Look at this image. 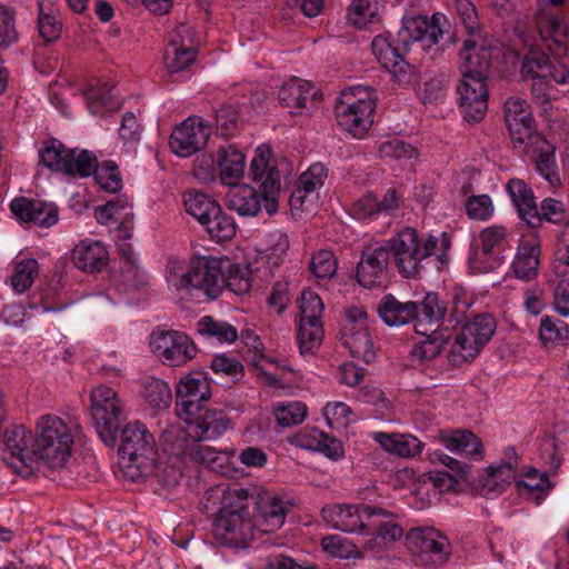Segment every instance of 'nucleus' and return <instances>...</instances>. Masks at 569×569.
Masks as SVG:
<instances>
[{
  "instance_id": "obj_1",
  "label": "nucleus",
  "mask_w": 569,
  "mask_h": 569,
  "mask_svg": "<svg viewBox=\"0 0 569 569\" xmlns=\"http://www.w3.org/2000/svg\"><path fill=\"white\" fill-rule=\"evenodd\" d=\"M496 50L488 34L465 38L459 50L461 82L457 87L459 107L467 121H480L488 108L487 79Z\"/></svg>"
},
{
  "instance_id": "obj_2",
  "label": "nucleus",
  "mask_w": 569,
  "mask_h": 569,
  "mask_svg": "<svg viewBox=\"0 0 569 569\" xmlns=\"http://www.w3.org/2000/svg\"><path fill=\"white\" fill-rule=\"evenodd\" d=\"M252 496L246 488L217 485L206 492L207 508L217 507L212 533L221 545L247 548L259 532L244 501Z\"/></svg>"
},
{
  "instance_id": "obj_3",
  "label": "nucleus",
  "mask_w": 569,
  "mask_h": 569,
  "mask_svg": "<svg viewBox=\"0 0 569 569\" xmlns=\"http://www.w3.org/2000/svg\"><path fill=\"white\" fill-rule=\"evenodd\" d=\"M270 149L261 146L256 150L249 167L254 186L234 184L226 196L228 209L241 217H256L263 207L268 214L278 211L281 181L279 170L269 161Z\"/></svg>"
},
{
  "instance_id": "obj_4",
  "label": "nucleus",
  "mask_w": 569,
  "mask_h": 569,
  "mask_svg": "<svg viewBox=\"0 0 569 569\" xmlns=\"http://www.w3.org/2000/svg\"><path fill=\"white\" fill-rule=\"evenodd\" d=\"M535 28L543 47L551 57L540 51H530L523 59V70L536 72L548 69L558 84H569L568 26L559 8L539 6L535 14Z\"/></svg>"
},
{
  "instance_id": "obj_5",
  "label": "nucleus",
  "mask_w": 569,
  "mask_h": 569,
  "mask_svg": "<svg viewBox=\"0 0 569 569\" xmlns=\"http://www.w3.org/2000/svg\"><path fill=\"white\" fill-rule=\"evenodd\" d=\"M387 244L399 273L405 278L415 279L425 270L431 257L439 258L445 254L450 241L446 232L438 238L430 233L421 234L417 229L406 227L393 234Z\"/></svg>"
},
{
  "instance_id": "obj_6",
  "label": "nucleus",
  "mask_w": 569,
  "mask_h": 569,
  "mask_svg": "<svg viewBox=\"0 0 569 569\" xmlns=\"http://www.w3.org/2000/svg\"><path fill=\"white\" fill-rule=\"evenodd\" d=\"M469 307L467 300H457L450 313L451 320L457 325L462 323L449 351V361L456 366L475 359L496 330V320L491 315L470 317L467 315Z\"/></svg>"
},
{
  "instance_id": "obj_7",
  "label": "nucleus",
  "mask_w": 569,
  "mask_h": 569,
  "mask_svg": "<svg viewBox=\"0 0 569 569\" xmlns=\"http://www.w3.org/2000/svg\"><path fill=\"white\" fill-rule=\"evenodd\" d=\"M79 427L70 419L43 415L36 423V451L38 460L48 468L59 470L69 461Z\"/></svg>"
},
{
  "instance_id": "obj_8",
  "label": "nucleus",
  "mask_w": 569,
  "mask_h": 569,
  "mask_svg": "<svg viewBox=\"0 0 569 569\" xmlns=\"http://www.w3.org/2000/svg\"><path fill=\"white\" fill-rule=\"evenodd\" d=\"M376 100V91L370 87L343 90L335 107L338 124L353 137L362 138L373 123Z\"/></svg>"
},
{
  "instance_id": "obj_9",
  "label": "nucleus",
  "mask_w": 569,
  "mask_h": 569,
  "mask_svg": "<svg viewBox=\"0 0 569 569\" xmlns=\"http://www.w3.org/2000/svg\"><path fill=\"white\" fill-rule=\"evenodd\" d=\"M91 417L101 441L112 447L120 425L127 418L123 402L112 388L99 386L91 391Z\"/></svg>"
},
{
  "instance_id": "obj_10",
  "label": "nucleus",
  "mask_w": 569,
  "mask_h": 569,
  "mask_svg": "<svg viewBox=\"0 0 569 569\" xmlns=\"http://www.w3.org/2000/svg\"><path fill=\"white\" fill-rule=\"evenodd\" d=\"M341 339L351 356L365 363L376 358V346L368 330L367 312L362 307L351 306L345 311Z\"/></svg>"
},
{
  "instance_id": "obj_11",
  "label": "nucleus",
  "mask_w": 569,
  "mask_h": 569,
  "mask_svg": "<svg viewBox=\"0 0 569 569\" xmlns=\"http://www.w3.org/2000/svg\"><path fill=\"white\" fill-rule=\"evenodd\" d=\"M154 447V437L143 423L133 421L123 428L119 455L124 467L138 470L147 468L153 460Z\"/></svg>"
},
{
  "instance_id": "obj_12",
  "label": "nucleus",
  "mask_w": 569,
  "mask_h": 569,
  "mask_svg": "<svg viewBox=\"0 0 569 569\" xmlns=\"http://www.w3.org/2000/svg\"><path fill=\"white\" fill-rule=\"evenodd\" d=\"M4 460L18 475L29 476L38 462L36 433L22 425L7 429L2 436Z\"/></svg>"
},
{
  "instance_id": "obj_13",
  "label": "nucleus",
  "mask_w": 569,
  "mask_h": 569,
  "mask_svg": "<svg viewBox=\"0 0 569 569\" xmlns=\"http://www.w3.org/2000/svg\"><path fill=\"white\" fill-rule=\"evenodd\" d=\"M300 326L297 335L301 355L312 353L323 339V302L313 291H303L300 298Z\"/></svg>"
},
{
  "instance_id": "obj_14",
  "label": "nucleus",
  "mask_w": 569,
  "mask_h": 569,
  "mask_svg": "<svg viewBox=\"0 0 569 569\" xmlns=\"http://www.w3.org/2000/svg\"><path fill=\"white\" fill-rule=\"evenodd\" d=\"M150 347L162 363L180 367L197 355L194 342L182 331L154 330L150 336Z\"/></svg>"
},
{
  "instance_id": "obj_15",
  "label": "nucleus",
  "mask_w": 569,
  "mask_h": 569,
  "mask_svg": "<svg viewBox=\"0 0 569 569\" xmlns=\"http://www.w3.org/2000/svg\"><path fill=\"white\" fill-rule=\"evenodd\" d=\"M188 292L198 297L217 299L224 290V271L222 262L216 258L201 257L193 260L188 268Z\"/></svg>"
},
{
  "instance_id": "obj_16",
  "label": "nucleus",
  "mask_w": 569,
  "mask_h": 569,
  "mask_svg": "<svg viewBox=\"0 0 569 569\" xmlns=\"http://www.w3.org/2000/svg\"><path fill=\"white\" fill-rule=\"evenodd\" d=\"M445 23L446 17L439 13H435L430 20L421 14L403 16L398 41L406 48L416 42H422L423 48H429L437 44L442 37Z\"/></svg>"
},
{
  "instance_id": "obj_17",
  "label": "nucleus",
  "mask_w": 569,
  "mask_h": 569,
  "mask_svg": "<svg viewBox=\"0 0 569 569\" xmlns=\"http://www.w3.org/2000/svg\"><path fill=\"white\" fill-rule=\"evenodd\" d=\"M503 110L505 122L515 147L523 148L533 141V137H542L535 130V119L526 100L510 97L505 102Z\"/></svg>"
},
{
  "instance_id": "obj_18",
  "label": "nucleus",
  "mask_w": 569,
  "mask_h": 569,
  "mask_svg": "<svg viewBox=\"0 0 569 569\" xmlns=\"http://www.w3.org/2000/svg\"><path fill=\"white\" fill-rule=\"evenodd\" d=\"M210 137V128L199 117H189L171 133L169 146L179 157H190L203 148Z\"/></svg>"
},
{
  "instance_id": "obj_19",
  "label": "nucleus",
  "mask_w": 569,
  "mask_h": 569,
  "mask_svg": "<svg viewBox=\"0 0 569 569\" xmlns=\"http://www.w3.org/2000/svg\"><path fill=\"white\" fill-rule=\"evenodd\" d=\"M211 397L210 383L202 373H191L177 387L176 412L182 419L190 417Z\"/></svg>"
},
{
  "instance_id": "obj_20",
  "label": "nucleus",
  "mask_w": 569,
  "mask_h": 569,
  "mask_svg": "<svg viewBox=\"0 0 569 569\" xmlns=\"http://www.w3.org/2000/svg\"><path fill=\"white\" fill-rule=\"evenodd\" d=\"M408 549L416 556H430L435 562H443L450 555V543L433 528H413L406 536Z\"/></svg>"
},
{
  "instance_id": "obj_21",
  "label": "nucleus",
  "mask_w": 569,
  "mask_h": 569,
  "mask_svg": "<svg viewBox=\"0 0 569 569\" xmlns=\"http://www.w3.org/2000/svg\"><path fill=\"white\" fill-rule=\"evenodd\" d=\"M182 420L188 425L189 440H212L221 437L229 427L224 411L201 407Z\"/></svg>"
},
{
  "instance_id": "obj_22",
  "label": "nucleus",
  "mask_w": 569,
  "mask_h": 569,
  "mask_svg": "<svg viewBox=\"0 0 569 569\" xmlns=\"http://www.w3.org/2000/svg\"><path fill=\"white\" fill-rule=\"evenodd\" d=\"M390 252L386 246H370L357 264V281L365 288L381 286L388 270Z\"/></svg>"
},
{
  "instance_id": "obj_23",
  "label": "nucleus",
  "mask_w": 569,
  "mask_h": 569,
  "mask_svg": "<svg viewBox=\"0 0 569 569\" xmlns=\"http://www.w3.org/2000/svg\"><path fill=\"white\" fill-rule=\"evenodd\" d=\"M521 149L531 157L537 172L550 187L557 188L562 184L556 162L555 147L543 136L533 137V141Z\"/></svg>"
},
{
  "instance_id": "obj_24",
  "label": "nucleus",
  "mask_w": 569,
  "mask_h": 569,
  "mask_svg": "<svg viewBox=\"0 0 569 569\" xmlns=\"http://www.w3.org/2000/svg\"><path fill=\"white\" fill-rule=\"evenodd\" d=\"M12 213L22 222H33L39 227L49 228L59 219L58 208L53 203L31 200L24 197L16 198L10 204Z\"/></svg>"
},
{
  "instance_id": "obj_25",
  "label": "nucleus",
  "mask_w": 569,
  "mask_h": 569,
  "mask_svg": "<svg viewBox=\"0 0 569 569\" xmlns=\"http://www.w3.org/2000/svg\"><path fill=\"white\" fill-rule=\"evenodd\" d=\"M517 455L513 448H508L506 460L498 466H490L487 473L478 479V490L481 495L501 493L506 486L516 479Z\"/></svg>"
},
{
  "instance_id": "obj_26",
  "label": "nucleus",
  "mask_w": 569,
  "mask_h": 569,
  "mask_svg": "<svg viewBox=\"0 0 569 569\" xmlns=\"http://www.w3.org/2000/svg\"><path fill=\"white\" fill-rule=\"evenodd\" d=\"M506 190L519 217L530 227L540 226L539 210L531 187L522 179H510Z\"/></svg>"
},
{
  "instance_id": "obj_27",
  "label": "nucleus",
  "mask_w": 569,
  "mask_h": 569,
  "mask_svg": "<svg viewBox=\"0 0 569 569\" xmlns=\"http://www.w3.org/2000/svg\"><path fill=\"white\" fill-rule=\"evenodd\" d=\"M541 246L536 237L522 239L517 248L511 269L518 279L531 281L538 276Z\"/></svg>"
},
{
  "instance_id": "obj_28",
  "label": "nucleus",
  "mask_w": 569,
  "mask_h": 569,
  "mask_svg": "<svg viewBox=\"0 0 569 569\" xmlns=\"http://www.w3.org/2000/svg\"><path fill=\"white\" fill-rule=\"evenodd\" d=\"M447 313V305L436 292H429L420 303H417L415 315V331L418 335H428L429 331L439 330L440 321Z\"/></svg>"
},
{
  "instance_id": "obj_29",
  "label": "nucleus",
  "mask_w": 569,
  "mask_h": 569,
  "mask_svg": "<svg viewBox=\"0 0 569 569\" xmlns=\"http://www.w3.org/2000/svg\"><path fill=\"white\" fill-rule=\"evenodd\" d=\"M259 520L257 530L262 533L278 530L284 523L288 503L274 495H264L256 502Z\"/></svg>"
},
{
  "instance_id": "obj_30",
  "label": "nucleus",
  "mask_w": 569,
  "mask_h": 569,
  "mask_svg": "<svg viewBox=\"0 0 569 569\" xmlns=\"http://www.w3.org/2000/svg\"><path fill=\"white\" fill-rule=\"evenodd\" d=\"M72 260L74 266L82 271L98 272L106 267L109 254L101 242L86 240L74 247Z\"/></svg>"
},
{
  "instance_id": "obj_31",
  "label": "nucleus",
  "mask_w": 569,
  "mask_h": 569,
  "mask_svg": "<svg viewBox=\"0 0 569 569\" xmlns=\"http://www.w3.org/2000/svg\"><path fill=\"white\" fill-rule=\"evenodd\" d=\"M517 492L525 499L540 505L553 488L549 480L548 472H539L531 468L522 475V478L515 479Z\"/></svg>"
},
{
  "instance_id": "obj_32",
  "label": "nucleus",
  "mask_w": 569,
  "mask_h": 569,
  "mask_svg": "<svg viewBox=\"0 0 569 569\" xmlns=\"http://www.w3.org/2000/svg\"><path fill=\"white\" fill-rule=\"evenodd\" d=\"M216 164L221 181L227 186H234L244 173L246 157L232 146L221 147L217 152Z\"/></svg>"
},
{
  "instance_id": "obj_33",
  "label": "nucleus",
  "mask_w": 569,
  "mask_h": 569,
  "mask_svg": "<svg viewBox=\"0 0 569 569\" xmlns=\"http://www.w3.org/2000/svg\"><path fill=\"white\" fill-rule=\"evenodd\" d=\"M361 505H329L322 508L325 522L333 529L345 532L359 530Z\"/></svg>"
},
{
  "instance_id": "obj_34",
  "label": "nucleus",
  "mask_w": 569,
  "mask_h": 569,
  "mask_svg": "<svg viewBox=\"0 0 569 569\" xmlns=\"http://www.w3.org/2000/svg\"><path fill=\"white\" fill-rule=\"evenodd\" d=\"M316 94L317 91L309 81L293 78L280 87L278 98L289 109H307Z\"/></svg>"
},
{
  "instance_id": "obj_35",
  "label": "nucleus",
  "mask_w": 569,
  "mask_h": 569,
  "mask_svg": "<svg viewBox=\"0 0 569 569\" xmlns=\"http://www.w3.org/2000/svg\"><path fill=\"white\" fill-rule=\"evenodd\" d=\"M416 312V302H401L392 295L383 296L378 305V313L388 326H402L415 321Z\"/></svg>"
},
{
  "instance_id": "obj_36",
  "label": "nucleus",
  "mask_w": 569,
  "mask_h": 569,
  "mask_svg": "<svg viewBox=\"0 0 569 569\" xmlns=\"http://www.w3.org/2000/svg\"><path fill=\"white\" fill-rule=\"evenodd\" d=\"M440 441L450 451L466 456H481L482 443L480 439L468 430H455L442 433Z\"/></svg>"
},
{
  "instance_id": "obj_37",
  "label": "nucleus",
  "mask_w": 569,
  "mask_h": 569,
  "mask_svg": "<svg viewBox=\"0 0 569 569\" xmlns=\"http://www.w3.org/2000/svg\"><path fill=\"white\" fill-rule=\"evenodd\" d=\"M377 442L383 450L399 457H415L421 450V442L411 435L377 433Z\"/></svg>"
},
{
  "instance_id": "obj_38",
  "label": "nucleus",
  "mask_w": 569,
  "mask_h": 569,
  "mask_svg": "<svg viewBox=\"0 0 569 569\" xmlns=\"http://www.w3.org/2000/svg\"><path fill=\"white\" fill-rule=\"evenodd\" d=\"M84 97L92 114H102L116 108L113 88L108 82L90 83L84 91Z\"/></svg>"
},
{
  "instance_id": "obj_39",
  "label": "nucleus",
  "mask_w": 569,
  "mask_h": 569,
  "mask_svg": "<svg viewBox=\"0 0 569 569\" xmlns=\"http://www.w3.org/2000/svg\"><path fill=\"white\" fill-rule=\"evenodd\" d=\"M197 331L209 339L220 343H232L238 339V330L231 323L217 320L211 316L202 317L197 326Z\"/></svg>"
},
{
  "instance_id": "obj_40",
  "label": "nucleus",
  "mask_w": 569,
  "mask_h": 569,
  "mask_svg": "<svg viewBox=\"0 0 569 569\" xmlns=\"http://www.w3.org/2000/svg\"><path fill=\"white\" fill-rule=\"evenodd\" d=\"M327 178V169L321 163L311 164L307 171H305L298 181L297 189L291 196V203H302L307 194L316 191L323 186Z\"/></svg>"
},
{
  "instance_id": "obj_41",
  "label": "nucleus",
  "mask_w": 569,
  "mask_h": 569,
  "mask_svg": "<svg viewBox=\"0 0 569 569\" xmlns=\"http://www.w3.org/2000/svg\"><path fill=\"white\" fill-rule=\"evenodd\" d=\"M183 206L190 216H192L201 226L218 211V202L209 196L199 191H187L183 194Z\"/></svg>"
},
{
  "instance_id": "obj_42",
  "label": "nucleus",
  "mask_w": 569,
  "mask_h": 569,
  "mask_svg": "<svg viewBox=\"0 0 569 569\" xmlns=\"http://www.w3.org/2000/svg\"><path fill=\"white\" fill-rule=\"evenodd\" d=\"M201 440H188L183 439L184 445H179L180 451L178 455L190 458L191 460L206 465L211 469H214L223 452H218L214 448L204 446L200 442Z\"/></svg>"
},
{
  "instance_id": "obj_43",
  "label": "nucleus",
  "mask_w": 569,
  "mask_h": 569,
  "mask_svg": "<svg viewBox=\"0 0 569 569\" xmlns=\"http://www.w3.org/2000/svg\"><path fill=\"white\" fill-rule=\"evenodd\" d=\"M39 272L38 261L33 258H24L14 262L13 273L10 278L12 289L17 293L29 290Z\"/></svg>"
},
{
  "instance_id": "obj_44",
  "label": "nucleus",
  "mask_w": 569,
  "mask_h": 569,
  "mask_svg": "<svg viewBox=\"0 0 569 569\" xmlns=\"http://www.w3.org/2000/svg\"><path fill=\"white\" fill-rule=\"evenodd\" d=\"M202 226L210 237L218 241L230 240L237 232L233 218L226 213L220 206L218 211L212 213Z\"/></svg>"
},
{
  "instance_id": "obj_45",
  "label": "nucleus",
  "mask_w": 569,
  "mask_h": 569,
  "mask_svg": "<svg viewBox=\"0 0 569 569\" xmlns=\"http://www.w3.org/2000/svg\"><path fill=\"white\" fill-rule=\"evenodd\" d=\"M197 50L190 47L179 46L173 40L164 50V64L169 73H176L187 69L194 62Z\"/></svg>"
},
{
  "instance_id": "obj_46",
  "label": "nucleus",
  "mask_w": 569,
  "mask_h": 569,
  "mask_svg": "<svg viewBox=\"0 0 569 569\" xmlns=\"http://www.w3.org/2000/svg\"><path fill=\"white\" fill-rule=\"evenodd\" d=\"M67 168L63 173L69 176L88 177L96 169L97 158L88 150L68 149Z\"/></svg>"
},
{
  "instance_id": "obj_47",
  "label": "nucleus",
  "mask_w": 569,
  "mask_h": 569,
  "mask_svg": "<svg viewBox=\"0 0 569 569\" xmlns=\"http://www.w3.org/2000/svg\"><path fill=\"white\" fill-rule=\"evenodd\" d=\"M422 336L426 338L417 343L411 351V356L419 361L436 358L448 342L447 337L439 330L429 331L428 335Z\"/></svg>"
},
{
  "instance_id": "obj_48",
  "label": "nucleus",
  "mask_w": 569,
  "mask_h": 569,
  "mask_svg": "<svg viewBox=\"0 0 569 569\" xmlns=\"http://www.w3.org/2000/svg\"><path fill=\"white\" fill-rule=\"evenodd\" d=\"M309 269L318 280H330L337 273L338 259L330 250H318L310 259Z\"/></svg>"
},
{
  "instance_id": "obj_49",
  "label": "nucleus",
  "mask_w": 569,
  "mask_h": 569,
  "mask_svg": "<svg viewBox=\"0 0 569 569\" xmlns=\"http://www.w3.org/2000/svg\"><path fill=\"white\" fill-rule=\"evenodd\" d=\"M67 152L68 149L62 142L57 139H52L40 150V163L52 171L63 172V169L67 168V157H64L67 156Z\"/></svg>"
},
{
  "instance_id": "obj_50",
  "label": "nucleus",
  "mask_w": 569,
  "mask_h": 569,
  "mask_svg": "<svg viewBox=\"0 0 569 569\" xmlns=\"http://www.w3.org/2000/svg\"><path fill=\"white\" fill-rule=\"evenodd\" d=\"M143 395L148 405L157 410L169 408L172 399L170 387L160 379L148 381Z\"/></svg>"
},
{
  "instance_id": "obj_51",
  "label": "nucleus",
  "mask_w": 569,
  "mask_h": 569,
  "mask_svg": "<svg viewBox=\"0 0 569 569\" xmlns=\"http://www.w3.org/2000/svg\"><path fill=\"white\" fill-rule=\"evenodd\" d=\"M92 173L97 183L106 191L114 193L121 190L122 180L118 166L113 161H104L100 166L96 164Z\"/></svg>"
},
{
  "instance_id": "obj_52",
  "label": "nucleus",
  "mask_w": 569,
  "mask_h": 569,
  "mask_svg": "<svg viewBox=\"0 0 569 569\" xmlns=\"http://www.w3.org/2000/svg\"><path fill=\"white\" fill-rule=\"evenodd\" d=\"M321 546L325 552L337 558H360L361 552L356 545L339 535L323 537Z\"/></svg>"
},
{
  "instance_id": "obj_53",
  "label": "nucleus",
  "mask_w": 569,
  "mask_h": 569,
  "mask_svg": "<svg viewBox=\"0 0 569 569\" xmlns=\"http://www.w3.org/2000/svg\"><path fill=\"white\" fill-rule=\"evenodd\" d=\"M539 336L546 347H552L556 343L569 340V326L546 316L541 319Z\"/></svg>"
},
{
  "instance_id": "obj_54",
  "label": "nucleus",
  "mask_w": 569,
  "mask_h": 569,
  "mask_svg": "<svg viewBox=\"0 0 569 569\" xmlns=\"http://www.w3.org/2000/svg\"><path fill=\"white\" fill-rule=\"evenodd\" d=\"M389 511L369 505H361L360 521L362 522L359 530L361 535L379 533L382 525L389 518Z\"/></svg>"
},
{
  "instance_id": "obj_55",
  "label": "nucleus",
  "mask_w": 569,
  "mask_h": 569,
  "mask_svg": "<svg viewBox=\"0 0 569 569\" xmlns=\"http://www.w3.org/2000/svg\"><path fill=\"white\" fill-rule=\"evenodd\" d=\"M457 12L461 27L465 30V38L486 34L480 26L473 3L469 0H457Z\"/></svg>"
},
{
  "instance_id": "obj_56",
  "label": "nucleus",
  "mask_w": 569,
  "mask_h": 569,
  "mask_svg": "<svg viewBox=\"0 0 569 569\" xmlns=\"http://www.w3.org/2000/svg\"><path fill=\"white\" fill-rule=\"evenodd\" d=\"M306 415L307 407L300 401L280 403L274 409L276 420L282 427H292L301 423Z\"/></svg>"
},
{
  "instance_id": "obj_57",
  "label": "nucleus",
  "mask_w": 569,
  "mask_h": 569,
  "mask_svg": "<svg viewBox=\"0 0 569 569\" xmlns=\"http://www.w3.org/2000/svg\"><path fill=\"white\" fill-rule=\"evenodd\" d=\"M379 0H352L348 10L349 20L358 28H365L373 20Z\"/></svg>"
},
{
  "instance_id": "obj_58",
  "label": "nucleus",
  "mask_w": 569,
  "mask_h": 569,
  "mask_svg": "<svg viewBox=\"0 0 569 569\" xmlns=\"http://www.w3.org/2000/svg\"><path fill=\"white\" fill-rule=\"evenodd\" d=\"M158 483L166 489H172L179 485L182 478V461L174 457L164 463H160L156 472Z\"/></svg>"
},
{
  "instance_id": "obj_59",
  "label": "nucleus",
  "mask_w": 569,
  "mask_h": 569,
  "mask_svg": "<svg viewBox=\"0 0 569 569\" xmlns=\"http://www.w3.org/2000/svg\"><path fill=\"white\" fill-rule=\"evenodd\" d=\"M479 239L483 254H490L496 249L501 250L508 242V232L503 226H490L485 228Z\"/></svg>"
},
{
  "instance_id": "obj_60",
  "label": "nucleus",
  "mask_w": 569,
  "mask_h": 569,
  "mask_svg": "<svg viewBox=\"0 0 569 569\" xmlns=\"http://www.w3.org/2000/svg\"><path fill=\"white\" fill-rule=\"evenodd\" d=\"M522 73L531 76V84H530L531 94H532V98L536 101V103L539 106H542V107L549 104L550 103V94H549L550 84H549L548 79H552V78L549 76L548 69L539 70L536 72H526L522 69Z\"/></svg>"
},
{
  "instance_id": "obj_61",
  "label": "nucleus",
  "mask_w": 569,
  "mask_h": 569,
  "mask_svg": "<svg viewBox=\"0 0 569 569\" xmlns=\"http://www.w3.org/2000/svg\"><path fill=\"white\" fill-rule=\"evenodd\" d=\"M266 246L268 260L278 266L289 249V240L286 233L276 230L267 234Z\"/></svg>"
},
{
  "instance_id": "obj_62",
  "label": "nucleus",
  "mask_w": 569,
  "mask_h": 569,
  "mask_svg": "<svg viewBox=\"0 0 569 569\" xmlns=\"http://www.w3.org/2000/svg\"><path fill=\"white\" fill-rule=\"evenodd\" d=\"M466 211L472 220H488L493 214L492 200L488 194L471 196L466 201Z\"/></svg>"
},
{
  "instance_id": "obj_63",
  "label": "nucleus",
  "mask_w": 569,
  "mask_h": 569,
  "mask_svg": "<svg viewBox=\"0 0 569 569\" xmlns=\"http://www.w3.org/2000/svg\"><path fill=\"white\" fill-rule=\"evenodd\" d=\"M18 40L14 13L0 3V49L8 48Z\"/></svg>"
},
{
  "instance_id": "obj_64",
  "label": "nucleus",
  "mask_w": 569,
  "mask_h": 569,
  "mask_svg": "<svg viewBox=\"0 0 569 569\" xmlns=\"http://www.w3.org/2000/svg\"><path fill=\"white\" fill-rule=\"evenodd\" d=\"M380 64L399 81H402L410 72V64L393 47L381 57Z\"/></svg>"
}]
</instances>
